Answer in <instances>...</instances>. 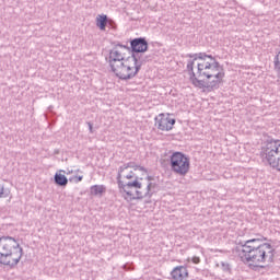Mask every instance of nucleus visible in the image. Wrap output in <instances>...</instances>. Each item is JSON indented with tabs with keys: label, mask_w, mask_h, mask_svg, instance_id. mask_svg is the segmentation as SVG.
<instances>
[{
	"label": "nucleus",
	"mask_w": 280,
	"mask_h": 280,
	"mask_svg": "<svg viewBox=\"0 0 280 280\" xmlns=\"http://www.w3.org/2000/svg\"><path fill=\"white\" fill-rule=\"evenodd\" d=\"M126 51H128V48L120 46L109 52L110 71L119 80H132L141 71L139 59L135 55L126 57Z\"/></svg>",
	"instance_id": "3"
},
{
	"label": "nucleus",
	"mask_w": 280,
	"mask_h": 280,
	"mask_svg": "<svg viewBox=\"0 0 280 280\" xmlns=\"http://www.w3.org/2000/svg\"><path fill=\"white\" fill-rule=\"evenodd\" d=\"M55 183L57 185L65 186V185H67L68 180H67L66 176H55Z\"/></svg>",
	"instance_id": "13"
},
{
	"label": "nucleus",
	"mask_w": 280,
	"mask_h": 280,
	"mask_svg": "<svg viewBox=\"0 0 280 280\" xmlns=\"http://www.w3.org/2000/svg\"><path fill=\"white\" fill-rule=\"evenodd\" d=\"M126 200L143 198V183L137 179L133 183L121 184Z\"/></svg>",
	"instance_id": "7"
},
{
	"label": "nucleus",
	"mask_w": 280,
	"mask_h": 280,
	"mask_svg": "<svg viewBox=\"0 0 280 280\" xmlns=\"http://www.w3.org/2000/svg\"><path fill=\"white\" fill-rule=\"evenodd\" d=\"M21 257H23V248L16 240L10 236L0 237V264L2 266L14 268L21 261Z\"/></svg>",
	"instance_id": "4"
},
{
	"label": "nucleus",
	"mask_w": 280,
	"mask_h": 280,
	"mask_svg": "<svg viewBox=\"0 0 280 280\" xmlns=\"http://www.w3.org/2000/svg\"><path fill=\"white\" fill-rule=\"evenodd\" d=\"M175 124L176 118H174L170 113H162L155 117V126L162 132H170V130L174 129Z\"/></svg>",
	"instance_id": "8"
},
{
	"label": "nucleus",
	"mask_w": 280,
	"mask_h": 280,
	"mask_svg": "<svg viewBox=\"0 0 280 280\" xmlns=\"http://www.w3.org/2000/svg\"><path fill=\"white\" fill-rule=\"evenodd\" d=\"M171 277L173 280L189 279V270H187V267L185 266H177L172 270Z\"/></svg>",
	"instance_id": "9"
},
{
	"label": "nucleus",
	"mask_w": 280,
	"mask_h": 280,
	"mask_svg": "<svg viewBox=\"0 0 280 280\" xmlns=\"http://www.w3.org/2000/svg\"><path fill=\"white\" fill-rule=\"evenodd\" d=\"M147 180H148V183H150V178H148Z\"/></svg>",
	"instance_id": "18"
},
{
	"label": "nucleus",
	"mask_w": 280,
	"mask_h": 280,
	"mask_svg": "<svg viewBox=\"0 0 280 280\" xmlns=\"http://www.w3.org/2000/svg\"><path fill=\"white\" fill-rule=\"evenodd\" d=\"M261 159L280 172V140H272L261 148Z\"/></svg>",
	"instance_id": "5"
},
{
	"label": "nucleus",
	"mask_w": 280,
	"mask_h": 280,
	"mask_svg": "<svg viewBox=\"0 0 280 280\" xmlns=\"http://www.w3.org/2000/svg\"><path fill=\"white\" fill-rule=\"evenodd\" d=\"M92 196H102V194H104V191H106V188H104V186H92L90 189Z\"/></svg>",
	"instance_id": "12"
},
{
	"label": "nucleus",
	"mask_w": 280,
	"mask_h": 280,
	"mask_svg": "<svg viewBox=\"0 0 280 280\" xmlns=\"http://www.w3.org/2000/svg\"><path fill=\"white\" fill-rule=\"evenodd\" d=\"M131 49L136 54H143L144 51H148V42L143 38H136L131 40Z\"/></svg>",
	"instance_id": "10"
},
{
	"label": "nucleus",
	"mask_w": 280,
	"mask_h": 280,
	"mask_svg": "<svg viewBox=\"0 0 280 280\" xmlns=\"http://www.w3.org/2000/svg\"><path fill=\"white\" fill-rule=\"evenodd\" d=\"M108 24V16L101 14L96 16V27L101 30V32L106 31V25Z\"/></svg>",
	"instance_id": "11"
},
{
	"label": "nucleus",
	"mask_w": 280,
	"mask_h": 280,
	"mask_svg": "<svg viewBox=\"0 0 280 280\" xmlns=\"http://www.w3.org/2000/svg\"><path fill=\"white\" fill-rule=\"evenodd\" d=\"M189 58L186 69L192 86L210 93V91H215V89H220L221 84H224L226 71L215 57L206 52H198L190 55Z\"/></svg>",
	"instance_id": "1"
},
{
	"label": "nucleus",
	"mask_w": 280,
	"mask_h": 280,
	"mask_svg": "<svg viewBox=\"0 0 280 280\" xmlns=\"http://www.w3.org/2000/svg\"><path fill=\"white\" fill-rule=\"evenodd\" d=\"M191 167V162L183 152H174L171 155V168L175 174H179L180 176H185V174L189 173V168Z\"/></svg>",
	"instance_id": "6"
},
{
	"label": "nucleus",
	"mask_w": 280,
	"mask_h": 280,
	"mask_svg": "<svg viewBox=\"0 0 280 280\" xmlns=\"http://www.w3.org/2000/svg\"><path fill=\"white\" fill-rule=\"evenodd\" d=\"M90 130H93V127H92V126H90Z\"/></svg>",
	"instance_id": "17"
},
{
	"label": "nucleus",
	"mask_w": 280,
	"mask_h": 280,
	"mask_svg": "<svg viewBox=\"0 0 280 280\" xmlns=\"http://www.w3.org/2000/svg\"><path fill=\"white\" fill-rule=\"evenodd\" d=\"M238 257L250 270L266 268L275 261V247L268 238H250L244 242L238 249Z\"/></svg>",
	"instance_id": "2"
},
{
	"label": "nucleus",
	"mask_w": 280,
	"mask_h": 280,
	"mask_svg": "<svg viewBox=\"0 0 280 280\" xmlns=\"http://www.w3.org/2000/svg\"><path fill=\"white\" fill-rule=\"evenodd\" d=\"M191 261H192V264H200V257L195 256V257H192Z\"/></svg>",
	"instance_id": "14"
},
{
	"label": "nucleus",
	"mask_w": 280,
	"mask_h": 280,
	"mask_svg": "<svg viewBox=\"0 0 280 280\" xmlns=\"http://www.w3.org/2000/svg\"><path fill=\"white\" fill-rule=\"evenodd\" d=\"M80 180H82V177H78V183H80Z\"/></svg>",
	"instance_id": "16"
},
{
	"label": "nucleus",
	"mask_w": 280,
	"mask_h": 280,
	"mask_svg": "<svg viewBox=\"0 0 280 280\" xmlns=\"http://www.w3.org/2000/svg\"><path fill=\"white\" fill-rule=\"evenodd\" d=\"M3 197V186H0V198Z\"/></svg>",
	"instance_id": "15"
}]
</instances>
